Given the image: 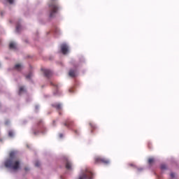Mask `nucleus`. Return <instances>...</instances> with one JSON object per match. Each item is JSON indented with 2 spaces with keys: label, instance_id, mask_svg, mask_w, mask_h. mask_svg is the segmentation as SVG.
Masks as SVG:
<instances>
[{
  "label": "nucleus",
  "instance_id": "obj_29",
  "mask_svg": "<svg viewBox=\"0 0 179 179\" xmlns=\"http://www.w3.org/2000/svg\"><path fill=\"white\" fill-rule=\"evenodd\" d=\"M8 124H9V121L7 120V121L5 122V124L8 125Z\"/></svg>",
  "mask_w": 179,
  "mask_h": 179
},
{
  "label": "nucleus",
  "instance_id": "obj_6",
  "mask_svg": "<svg viewBox=\"0 0 179 179\" xmlns=\"http://www.w3.org/2000/svg\"><path fill=\"white\" fill-rule=\"evenodd\" d=\"M64 163L67 170H72V163H71V161L68 158L64 159Z\"/></svg>",
  "mask_w": 179,
  "mask_h": 179
},
{
  "label": "nucleus",
  "instance_id": "obj_8",
  "mask_svg": "<svg viewBox=\"0 0 179 179\" xmlns=\"http://www.w3.org/2000/svg\"><path fill=\"white\" fill-rule=\"evenodd\" d=\"M61 50H62V54H64V55H65L66 54H67V53H68V45H66V44H62V45H61Z\"/></svg>",
  "mask_w": 179,
  "mask_h": 179
},
{
  "label": "nucleus",
  "instance_id": "obj_25",
  "mask_svg": "<svg viewBox=\"0 0 179 179\" xmlns=\"http://www.w3.org/2000/svg\"><path fill=\"white\" fill-rule=\"evenodd\" d=\"M129 166H130V167H135V164H129Z\"/></svg>",
  "mask_w": 179,
  "mask_h": 179
},
{
  "label": "nucleus",
  "instance_id": "obj_21",
  "mask_svg": "<svg viewBox=\"0 0 179 179\" xmlns=\"http://www.w3.org/2000/svg\"><path fill=\"white\" fill-rule=\"evenodd\" d=\"M35 166H36V167H40V162L38 161H36L35 162Z\"/></svg>",
  "mask_w": 179,
  "mask_h": 179
},
{
  "label": "nucleus",
  "instance_id": "obj_2",
  "mask_svg": "<svg viewBox=\"0 0 179 179\" xmlns=\"http://www.w3.org/2000/svg\"><path fill=\"white\" fill-rule=\"evenodd\" d=\"M51 2L49 3V9H50V17H55V15L58 13V10H59V6L58 4L55 3V0H50Z\"/></svg>",
  "mask_w": 179,
  "mask_h": 179
},
{
  "label": "nucleus",
  "instance_id": "obj_22",
  "mask_svg": "<svg viewBox=\"0 0 179 179\" xmlns=\"http://www.w3.org/2000/svg\"><path fill=\"white\" fill-rule=\"evenodd\" d=\"M171 177L174 178V177H176V174L174 173H171Z\"/></svg>",
  "mask_w": 179,
  "mask_h": 179
},
{
  "label": "nucleus",
  "instance_id": "obj_11",
  "mask_svg": "<svg viewBox=\"0 0 179 179\" xmlns=\"http://www.w3.org/2000/svg\"><path fill=\"white\" fill-rule=\"evenodd\" d=\"M22 64H17L15 65L14 66V69H16V71H22Z\"/></svg>",
  "mask_w": 179,
  "mask_h": 179
},
{
  "label": "nucleus",
  "instance_id": "obj_4",
  "mask_svg": "<svg viewBox=\"0 0 179 179\" xmlns=\"http://www.w3.org/2000/svg\"><path fill=\"white\" fill-rule=\"evenodd\" d=\"M94 163L95 164H100V163H103V164H109L110 160L101 157H96L94 158Z\"/></svg>",
  "mask_w": 179,
  "mask_h": 179
},
{
  "label": "nucleus",
  "instance_id": "obj_16",
  "mask_svg": "<svg viewBox=\"0 0 179 179\" xmlns=\"http://www.w3.org/2000/svg\"><path fill=\"white\" fill-rule=\"evenodd\" d=\"M161 170H167V165L162 164L160 166Z\"/></svg>",
  "mask_w": 179,
  "mask_h": 179
},
{
  "label": "nucleus",
  "instance_id": "obj_28",
  "mask_svg": "<svg viewBox=\"0 0 179 179\" xmlns=\"http://www.w3.org/2000/svg\"><path fill=\"white\" fill-rule=\"evenodd\" d=\"M59 138H63L64 135H63L62 134H60L59 135Z\"/></svg>",
  "mask_w": 179,
  "mask_h": 179
},
{
  "label": "nucleus",
  "instance_id": "obj_19",
  "mask_svg": "<svg viewBox=\"0 0 179 179\" xmlns=\"http://www.w3.org/2000/svg\"><path fill=\"white\" fill-rule=\"evenodd\" d=\"M90 125L92 129H96V125L93 123H90Z\"/></svg>",
  "mask_w": 179,
  "mask_h": 179
},
{
  "label": "nucleus",
  "instance_id": "obj_20",
  "mask_svg": "<svg viewBox=\"0 0 179 179\" xmlns=\"http://www.w3.org/2000/svg\"><path fill=\"white\" fill-rule=\"evenodd\" d=\"M31 76H33V74H31V73H29L27 76H26V78L30 79V78H31Z\"/></svg>",
  "mask_w": 179,
  "mask_h": 179
},
{
  "label": "nucleus",
  "instance_id": "obj_18",
  "mask_svg": "<svg viewBox=\"0 0 179 179\" xmlns=\"http://www.w3.org/2000/svg\"><path fill=\"white\" fill-rule=\"evenodd\" d=\"M51 86H54L56 89H58V85L54 84V83L51 82L50 83Z\"/></svg>",
  "mask_w": 179,
  "mask_h": 179
},
{
  "label": "nucleus",
  "instance_id": "obj_3",
  "mask_svg": "<svg viewBox=\"0 0 179 179\" xmlns=\"http://www.w3.org/2000/svg\"><path fill=\"white\" fill-rule=\"evenodd\" d=\"M78 179H93V172L86 170L84 173L79 176Z\"/></svg>",
  "mask_w": 179,
  "mask_h": 179
},
{
  "label": "nucleus",
  "instance_id": "obj_13",
  "mask_svg": "<svg viewBox=\"0 0 179 179\" xmlns=\"http://www.w3.org/2000/svg\"><path fill=\"white\" fill-rule=\"evenodd\" d=\"M24 92H26V90H24V87H20L19 94H21Z\"/></svg>",
  "mask_w": 179,
  "mask_h": 179
},
{
  "label": "nucleus",
  "instance_id": "obj_9",
  "mask_svg": "<svg viewBox=\"0 0 179 179\" xmlns=\"http://www.w3.org/2000/svg\"><path fill=\"white\" fill-rule=\"evenodd\" d=\"M69 75L71 76V78H75V76H76V70H70Z\"/></svg>",
  "mask_w": 179,
  "mask_h": 179
},
{
  "label": "nucleus",
  "instance_id": "obj_10",
  "mask_svg": "<svg viewBox=\"0 0 179 179\" xmlns=\"http://www.w3.org/2000/svg\"><path fill=\"white\" fill-rule=\"evenodd\" d=\"M52 106L54 108H56V110H61V108H62L61 103H54Z\"/></svg>",
  "mask_w": 179,
  "mask_h": 179
},
{
  "label": "nucleus",
  "instance_id": "obj_14",
  "mask_svg": "<svg viewBox=\"0 0 179 179\" xmlns=\"http://www.w3.org/2000/svg\"><path fill=\"white\" fill-rule=\"evenodd\" d=\"M21 29H22V25H20V24H17L16 26V31L19 33V31H20Z\"/></svg>",
  "mask_w": 179,
  "mask_h": 179
},
{
  "label": "nucleus",
  "instance_id": "obj_5",
  "mask_svg": "<svg viewBox=\"0 0 179 179\" xmlns=\"http://www.w3.org/2000/svg\"><path fill=\"white\" fill-rule=\"evenodd\" d=\"M63 125L64 127H66V128L71 129L73 127H75V122H73V120H66L64 123Z\"/></svg>",
  "mask_w": 179,
  "mask_h": 179
},
{
  "label": "nucleus",
  "instance_id": "obj_17",
  "mask_svg": "<svg viewBox=\"0 0 179 179\" xmlns=\"http://www.w3.org/2000/svg\"><path fill=\"white\" fill-rule=\"evenodd\" d=\"M9 48L10 49L16 48V45H15V43H10L9 45Z\"/></svg>",
  "mask_w": 179,
  "mask_h": 179
},
{
  "label": "nucleus",
  "instance_id": "obj_24",
  "mask_svg": "<svg viewBox=\"0 0 179 179\" xmlns=\"http://www.w3.org/2000/svg\"><path fill=\"white\" fill-rule=\"evenodd\" d=\"M33 134H34V135H38V131H34L33 132Z\"/></svg>",
  "mask_w": 179,
  "mask_h": 179
},
{
  "label": "nucleus",
  "instance_id": "obj_32",
  "mask_svg": "<svg viewBox=\"0 0 179 179\" xmlns=\"http://www.w3.org/2000/svg\"><path fill=\"white\" fill-rule=\"evenodd\" d=\"M0 43H1V39H0Z\"/></svg>",
  "mask_w": 179,
  "mask_h": 179
},
{
  "label": "nucleus",
  "instance_id": "obj_23",
  "mask_svg": "<svg viewBox=\"0 0 179 179\" xmlns=\"http://www.w3.org/2000/svg\"><path fill=\"white\" fill-rule=\"evenodd\" d=\"M69 92L70 93H73V88H70V89L69 90Z\"/></svg>",
  "mask_w": 179,
  "mask_h": 179
},
{
  "label": "nucleus",
  "instance_id": "obj_7",
  "mask_svg": "<svg viewBox=\"0 0 179 179\" xmlns=\"http://www.w3.org/2000/svg\"><path fill=\"white\" fill-rule=\"evenodd\" d=\"M42 71L43 72V73L46 78H51V76H52V71H50L48 69H42Z\"/></svg>",
  "mask_w": 179,
  "mask_h": 179
},
{
  "label": "nucleus",
  "instance_id": "obj_15",
  "mask_svg": "<svg viewBox=\"0 0 179 179\" xmlns=\"http://www.w3.org/2000/svg\"><path fill=\"white\" fill-rule=\"evenodd\" d=\"M155 163V158H149L148 159V164L151 165Z\"/></svg>",
  "mask_w": 179,
  "mask_h": 179
},
{
  "label": "nucleus",
  "instance_id": "obj_31",
  "mask_svg": "<svg viewBox=\"0 0 179 179\" xmlns=\"http://www.w3.org/2000/svg\"><path fill=\"white\" fill-rule=\"evenodd\" d=\"M75 133H76V134H78V131L76 130V131H75Z\"/></svg>",
  "mask_w": 179,
  "mask_h": 179
},
{
  "label": "nucleus",
  "instance_id": "obj_26",
  "mask_svg": "<svg viewBox=\"0 0 179 179\" xmlns=\"http://www.w3.org/2000/svg\"><path fill=\"white\" fill-rule=\"evenodd\" d=\"M8 2H9V3H13V0H8Z\"/></svg>",
  "mask_w": 179,
  "mask_h": 179
},
{
  "label": "nucleus",
  "instance_id": "obj_12",
  "mask_svg": "<svg viewBox=\"0 0 179 179\" xmlns=\"http://www.w3.org/2000/svg\"><path fill=\"white\" fill-rule=\"evenodd\" d=\"M8 136L9 138H13V136H15V133L13 132V131H8Z\"/></svg>",
  "mask_w": 179,
  "mask_h": 179
},
{
  "label": "nucleus",
  "instance_id": "obj_30",
  "mask_svg": "<svg viewBox=\"0 0 179 179\" xmlns=\"http://www.w3.org/2000/svg\"><path fill=\"white\" fill-rule=\"evenodd\" d=\"M41 122H43V121L40 120L38 124H40Z\"/></svg>",
  "mask_w": 179,
  "mask_h": 179
},
{
  "label": "nucleus",
  "instance_id": "obj_1",
  "mask_svg": "<svg viewBox=\"0 0 179 179\" xmlns=\"http://www.w3.org/2000/svg\"><path fill=\"white\" fill-rule=\"evenodd\" d=\"M4 165L8 169H12V170H19L20 169V161L16 158L15 151L10 152V158L5 162Z\"/></svg>",
  "mask_w": 179,
  "mask_h": 179
},
{
  "label": "nucleus",
  "instance_id": "obj_27",
  "mask_svg": "<svg viewBox=\"0 0 179 179\" xmlns=\"http://www.w3.org/2000/svg\"><path fill=\"white\" fill-rule=\"evenodd\" d=\"M24 170H25V171H29V169L27 168V167H25V168H24Z\"/></svg>",
  "mask_w": 179,
  "mask_h": 179
}]
</instances>
